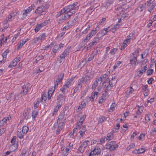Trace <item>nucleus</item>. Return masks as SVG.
<instances>
[{
    "label": "nucleus",
    "instance_id": "nucleus-37",
    "mask_svg": "<svg viewBox=\"0 0 156 156\" xmlns=\"http://www.w3.org/2000/svg\"><path fill=\"white\" fill-rule=\"evenodd\" d=\"M96 30H92L91 32L88 34L89 37H91L92 36L95 34L96 33Z\"/></svg>",
    "mask_w": 156,
    "mask_h": 156
},
{
    "label": "nucleus",
    "instance_id": "nucleus-9",
    "mask_svg": "<svg viewBox=\"0 0 156 156\" xmlns=\"http://www.w3.org/2000/svg\"><path fill=\"white\" fill-rule=\"evenodd\" d=\"M71 47H68L67 49H66L62 54V55L60 56V58L61 59L64 58L69 53V51Z\"/></svg>",
    "mask_w": 156,
    "mask_h": 156
},
{
    "label": "nucleus",
    "instance_id": "nucleus-26",
    "mask_svg": "<svg viewBox=\"0 0 156 156\" xmlns=\"http://www.w3.org/2000/svg\"><path fill=\"white\" fill-rule=\"evenodd\" d=\"M75 13V12L74 10L69 11V12H66V15L68 17H69Z\"/></svg>",
    "mask_w": 156,
    "mask_h": 156
},
{
    "label": "nucleus",
    "instance_id": "nucleus-53",
    "mask_svg": "<svg viewBox=\"0 0 156 156\" xmlns=\"http://www.w3.org/2000/svg\"><path fill=\"white\" fill-rule=\"evenodd\" d=\"M16 140V136H14L13 138L12 139L11 142V143L13 144H15V142Z\"/></svg>",
    "mask_w": 156,
    "mask_h": 156
},
{
    "label": "nucleus",
    "instance_id": "nucleus-30",
    "mask_svg": "<svg viewBox=\"0 0 156 156\" xmlns=\"http://www.w3.org/2000/svg\"><path fill=\"white\" fill-rule=\"evenodd\" d=\"M98 84V81L97 80H96L94 83L93 84L92 88V89H95V88L97 87Z\"/></svg>",
    "mask_w": 156,
    "mask_h": 156
},
{
    "label": "nucleus",
    "instance_id": "nucleus-12",
    "mask_svg": "<svg viewBox=\"0 0 156 156\" xmlns=\"http://www.w3.org/2000/svg\"><path fill=\"white\" fill-rule=\"evenodd\" d=\"M58 124L59 126L58 127L56 133L57 134H58L59 133L60 131L63 128L64 123L63 122H62V123H59Z\"/></svg>",
    "mask_w": 156,
    "mask_h": 156
},
{
    "label": "nucleus",
    "instance_id": "nucleus-18",
    "mask_svg": "<svg viewBox=\"0 0 156 156\" xmlns=\"http://www.w3.org/2000/svg\"><path fill=\"white\" fill-rule=\"evenodd\" d=\"M116 127H117V128L116 127L113 128L112 129V132L113 133H115L120 128V126L119 123H117Z\"/></svg>",
    "mask_w": 156,
    "mask_h": 156
},
{
    "label": "nucleus",
    "instance_id": "nucleus-11",
    "mask_svg": "<svg viewBox=\"0 0 156 156\" xmlns=\"http://www.w3.org/2000/svg\"><path fill=\"white\" fill-rule=\"evenodd\" d=\"M18 147L17 143L13 144L9 147V150L11 152H13L17 149Z\"/></svg>",
    "mask_w": 156,
    "mask_h": 156
},
{
    "label": "nucleus",
    "instance_id": "nucleus-49",
    "mask_svg": "<svg viewBox=\"0 0 156 156\" xmlns=\"http://www.w3.org/2000/svg\"><path fill=\"white\" fill-rule=\"evenodd\" d=\"M4 35L3 34H2V35L0 36V41H2H2H3L4 42H5L7 40V38L6 37L5 41L4 40Z\"/></svg>",
    "mask_w": 156,
    "mask_h": 156
},
{
    "label": "nucleus",
    "instance_id": "nucleus-64",
    "mask_svg": "<svg viewBox=\"0 0 156 156\" xmlns=\"http://www.w3.org/2000/svg\"><path fill=\"white\" fill-rule=\"evenodd\" d=\"M139 50L138 49H136L135 51L133 53V55H137L139 53Z\"/></svg>",
    "mask_w": 156,
    "mask_h": 156
},
{
    "label": "nucleus",
    "instance_id": "nucleus-31",
    "mask_svg": "<svg viewBox=\"0 0 156 156\" xmlns=\"http://www.w3.org/2000/svg\"><path fill=\"white\" fill-rule=\"evenodd\" d=\"M105 82L106 83H108L109 85H111L112 87H113L112 82L108 78H107Z\"/></svg>",
    "mask_w": 156,
    "mask_h": 156
},
{
    "label": "nucleus",
    "instance_id": "nucleus-34",
    "mask_svg": "<svg viewBox=\"0 0 156 156\" xmlns=\"http://www.w3.org/2000/svg\"><path fill=\"white\" fill-rule=\"evenodd\" d=\"M17 136L20 139L23 138V135L21 133V132L18 131L17 133Z\"/></svg>",
    "mask_w": 156,
    "mask_h": 156
},
{
    "label": "nucleus",
    "instance_id": "nucleus-21",
    "mask_svg": "<svg viewBox=\"0 0 156 156\" xmlns=\"http://www.w3.org/2000/svg\"><path fill=\"white\" fill-rule=\"evenodd\" d=\"M131 58L130 59L129 61L130 62V64H133L135 61H137V58L135 56H131Z\"/></svg>",
    "mask_w": 156,
    "mask_h": 156
},
{
    "label": "nucleus",
    "instance_id": "nucleus-28",
    "mask_svg": "<svg viewBox=\"0 0 156 156\" xmlns=\"http://www.w3.org/2000/svg\"><path fill=\"white\" fill-rule=\"evenodd\" d=\"M66 12V8H65L61 10L59 13L57 14V15H58V16H59Z\"/></svg>",
    "mask_w": 156,
    "mask_h": 156
},
{
    "label": "nucleus",
    "instance_id": "nucleus-19",
    "mask_svg": "<svg viewBox=\"0 0 156 156\" xmlns=\"http://www.w3.org/2000/svg\"><path fill=\"white\" fill-rule=\"evenodd\" d=\"M94 7L93 5H91V6L87 9V12L89 14H90L93 12L94 10Z\"/></svg>",
    "mask_w": 156,
    "mask_h": 156
},
{
    "label": "nucleus",
    "instance_id": "nucleus-59",
    "mask_svg": "<svg viewBox=\"0 0 156 156\" xmlns=\"http://www.w3.org/2000/svg\"><path fill=\"white\" fill-rule=\"evenodd\" d=\"M40 37H41V40H44L45 39L46 36L45 35V34L44 33L43 34L41 35L40 36Z\"/></svg>",
    "mask_w": 156,
    "mask_h": 156
},
{
    "label": "nucleus",
    "instance_id": "nucleus-56",
    "mask_svg": "<svg viewBox=\"0 0 156 156\" xmlns=\"http://www.w3.org/2000/svg\"><path fill=\"white\" fill-rule=\"evenodd\" d=\"M78 129H79V128H78V127H76V128H74L73 129V131L72 133V132L71 133V135H73V134L74 133L77 132V130Z\"/></svg>",
    "mask_w": 156,
    "mask_h": 156
},
{
    "label": "nucleus",
    "instance_id": "nucleus-6",
    "mask_svg": "<svg viewBox=\"0 0 156 156\" xmlns=\"http://www.w3.org/2000/svg\"><path fill=\"white\" fill-rule=\"evenodd\" d=\"M126 9H124L121 7L117 8L116 9V12L117 13V16H119L121 15L122 14H124L125 10Z\"/></svg>",
    "mask_w": 156,
    "mask_h": 156
},
{
    "label": "nucleus",
    "instance_id": "nucleus-47",
    "mask_svg": "<svg viewBox=\"0 0 156 156\" xmlns=\"http://www.w3.org/2000/svg\"><path fill=\"white\" fill-rule=\"evenodd\" d=\"M106 96H105V94H102V95L101 97L102 98L101 99H100L99 101V103H101L102 102V101H103V100L105 99V97Z\"/></svg>",
    "mask_w": 156,
    "mask_h": 156
},
{
    "label": "nucleus",
    "instance_id": "nucleus-13",
    "mask_svg": "<svg viewBox=\"0 0 156 156\" xmlns=\"http://www.w3.org/2000/svg\"><path fill=\"white\" fill-rule=\"evenodd\" d=\"M106 19V18H105L102 19L100 21L99 23L97 24L98 26L97 27H96L95 29L101 28V26L102 24H103L105 22Z\"/></svg>",
    "mask_w": 156,
    "mask_h": 156
},
{
    "label": "nucleus",
    "instance_id": "nucleus-45",
    "mask_svg": "<svg viewBox=\"0 0 156 156\" xmlns=\"http://www.w3.org/2000/svg\"><path fill=\"white\" fill-rule=\"evenodd\" d=\"M153 70L152 69L148 70L147 71V76H148L151 75L153 73Z\"/></svg>",
    "mask_w": 156,
    "mask_h": 156
},
{
    "label": "nucleus",
    "instance_id": "nucleus-22",
    "mask_svg": "<svg viewBox=\"0 0 156 156\" xmlns=\"http://www.w3.org/2000/svg\"><path fill=\"white\" fill-rule=\"evenodd\" d=\"M74 8L71 5H69L66 8L67 12H69V11L74 10Z\"/></svg>",
    "mask_w": 156,
    "mask_h": 156
},
{
    "label": "nucleus",
    "instance_id": "nucleus-17",
    "mask_svg": "<svg viewBox=\"0 0 156 156\" xmlns=\"http://www.w3.org/2000/svg\"><path fill=\"white\" fill-rule=\"evenodd\" d=\"M147 69V65L145 66H144V68L142 69L141 70H140L138 71V72L140 74V75L139 76H140L142 75L144 72H145L146 71Z\"/></svg>",
    "mask_w": 156,
    "mask_h": 156
},
{
    "label": "nucleus",
    "instance_id": "nucleus-57",
    "mask_svg": "<svg viewBox=\"0 0 156 156\" xmlns=\"http://www.w3.org/2000/svg\"><path fill=\"white\" fill-rule=\"evenodd\" d=\"M116 105L115 103H112V105H111L110 108V110H112V111L113 110V109L115 108V107L116 106Z\"/></svg>",
    "mask_w": 156,
    "mask_h": 156
},
{
    "label": "nucleus",
    "instance_id": "nucleus-32",
    "mask_svg": "<svg viewBox=\"0 0 156 156\" xmlns=\"http://www.w3.org/2000/svg\"><path fill=\"white\" fill-rule=\"evenodd\" d=\"M63 119V116L61 115L59 116L57 121V124H58L59 123H62V122H62Z\"/></svg>",
    "mask_w": 156,
    "mask_h": 156
},
{
    "label": "nucleus",
    "instance_id": "nucleus-1",
    "mask_svg": "<svg viewBox=\"0 0 156 156\" xmlns=\"http://www.w3.org/2000/svg\"><path fill=\"white\" fill-rule=\"evenodd\" d=\"M64 73H61L58 75L57 79L54 82L55 87L56 86L58 85V83H60V82L61 83L62 82V80L64 77ZM55 88V89L52 92V90H50L48 91V99L49 100L51 99L52 95V93L54 91Z\"/></svg>",
    "mask_w": 156,
    "mask_h": 156
},
{
    "label": "nucleus",
    "instance_id": "nucleus-41",
    "mask_svg": "<svg viewBox=\"0 0 156 156\" xmlns=\"http://www.w3.org/2000/svg\"><path fill=\"white\" fill-rule=\"evenodd\" d=\"M144 6L143 4L140 5L137 8L138 10H140V12L142 11L144 8Z\"/></svg>",
    "mask_w": 156,
    "mask_h": 156
},
{
    "label": "nucleus",
    "instance_id": "nucleus-15",
    "mask_svg": "<svg viewBox=\"0 0 156 156\" xmlns=\"http://www.w3.org/2000/svg\"><path fill=\"white\" fill-rule=\"evenodd\" d=\"M65 96H63L62 94H60L57 96V100L61 101H65Z\"/></svg>",
    "mask_w": 156,
    "mask_h": 156
},
{
    "label": "nucleus",
    "instance_id": "nucleus-62",
    "mask_svg": "<svg viewBox=\"0 0 156 156\" xmlns=\"http://www.w3.org/2000/svg\"><path fill=\"white\" fill-rule=\"evenodd\" d=\"M19 32L17 34H15L14 36L13 39L12 40V42H14L16 39L18 35Z\"/></svg>",
    "mask_w": 156,
    "mask_h": 156
},
{
    "label": "nucleus",
    "instance_id": "nucleus-27",
    "mask_svg": "<svg viewBox=\"0 0 156 156\" xmlns=\"http://www.w3.org/2000/svg\"><path fill=\"white\" fill-rule=\"evenodd\" d=\"M99 39L98 38H95L94 39L93 41L91 42L94 45L96 44L99 41Z\"/></svg>",
    "mask_w": 156,
    "mask_h": 156
},
{
    "label": "nucleus",
    "instance_id": "nucleus-10",
    "mask_svg": "<svg viewBox=\"0 0 156 156\" xmlns=\"http://www.w3.org/2000/svg\"><path fill=\"white\" fill-rule=\"evenodd\" d=\"M29 90V88L24 85L22 86V90L20 93L22 94H26L27 93Z\"/></svg>",
    "mask_w": 156,
    "mask_h": 156
},
{
    "label": "nucleus",
    "instance_id": "nucleus-36",
    "mask_svg": "<svg viewBox=\"0 0 156 156\" xmlns=\"http://www.w3.org/2000/svg\"><path fill=\"white\" fill-rule=\"evenodd\" d=\"M47 98V97L46 96H45V95H44V94H42L41 97V101L42 102H43V100H44V102H43V103H44V102L46 101Z\"/></svg>",
    "mask_w": 156,
    "mask_h": 156
},
{
    "label": "nucleus",
    "instance_id": "nucleus-40",
    "mask_svg": "<svg viewBox=\"0 0 156 156\" xmlns=\"http://www.w3.org/2000/svg\"><path fill=\"white\" fill-rule=\"evenodd\" d=\"M135 146V145L134 143H132L127 147L126 149L127 150H129L131 148H133Z\"/></svg>",
    "mask_w": 156,
    "mask_h": 156
},
{
    "label": "nucleus",
    "instance_id": "nucleus-8",
    "mask_svg": "<svg viewBox=\"0 0 156 156\" xmlns=\"http://www.w3.org/2000/svg\"><path fill=\"white\" fill-rule=\"evenodd\" d=\"M29 109H27L25 110L23 114L24 119L26 120L30 118L31 116L29 112Z\"/></svg>",
    "mask_w": 156,
    "mask_h": 156
},
{
    "label": "nucleus",
    "instance_id": "nucleus-61",
    "mask_svg": "<svg viewBox=\"0 0 156 156\" xmlns=\"http://www.w3.org/2000/svg\"><path fill=\"white\" fill-rule=\"evenodd\" d=\"M90 4V5H92L94 7V9L98 7V5L97 4H94V2H91Z\"/></svg>",
    "mask_w": 156,
    "mask_h": 156
},
{
    "label": "nucleus",
    "instance_id": "nucleus-23",
    "mask_svg": "<svg viewBox=\"0 0 156 156\" xmlns=\"http://www.w3.org/2000/svg\"><path fill=\"white\" fill-rule=\"evenodd\" d=\"M29 130V128L26 126H23V127L22 132L23 134H26Z\"/></svg>",
    "mask_w": 156,
    "mask_h": 156
},
{
    "label": "nucleus",
    "instance_id": "nucleus-58",
    "mask_svg": "<svg viewBox=\"0 0 156 156\" xmlns=\"http://www.w3.org/2000/svg\"><path fill=\"white\" fill-rule=\"evenodd\" d=\"M107 148H108L110 151H113V145H111L110 144H108L107 145Z\"/></svg>",
    "mask_w": 156,
    "mask_h": 156
},
{
    "label": "nucleus",
    "instance_id": "nucleus-50",
    "mask_svg": "<svg viewBox=\"0 0 156 156\" xmlns=\"http://www.w3.org/2000/svg\"><path fill=\"white\" fill-rule=\"evenodd\" d=\"M117 49L116 48H113L110 52L111 55H114L116 52Z\"/></svg>",
    "mask_w": 156,
    "mask_h": 156
},
{
    "label": "nucleus",
    "instance_id": "nucleus-42",
    "mask_svg": "<svg viewBox=\"0 0 156 156\" xmlns=\"http://www.w3.org/2000/svg\"><path fill=\"white\" fill-rule=\"evenodd\" d=\"M36 60L37 61H39L41 59H43L44 58V57L43 55H37L36 56Z\"/></svg>",
    "mask_w": 156,
    "mask_h": 156
},
{
    "label": "nucleus",
    "instance_id": "nucleus-51",
    "mask_svg": "<svg viewBox=\"0 0 156 156\" xmlns=\"http://www.w3.org/2000/svg\"><path fill=\"white\" fill-rule=\"evenodd\" d=\"M17 13V12L16 11H14L12 12L10 14V15L11 16H12L14 17L16 16Z\"/></svg>",
    "mask_w": 156,
    "mask_h": 156
},
{
    "label": "nucleus",
    "instance_id": "nucleus-63",
    "mask_svg": "<svg viewBox=\"0 0 156 156\" xmlns=\"http://www.w3.org/2000/svg\"><path fill=\"white\" fill-rule=\"evenodd\" d=\"M93 46V45L92 43L91 42L88 45V46H87V50H90V49L91 47H92V46Z\"/></svg>",
    "mask_w": 156,
    "mask_h": 156
},
{
    "label": "nucleus",
    "instance_id": "nucleus-43",
    "mask_svg": "<svg viewBox=\"0 0 156 156\" xmlns=\"http://www.w3.org/2000/svg\"><path fill=\"white\" fill-rule=\"evenodd\" d=\"M106 118L104 117H101L99 118V122H103L105 120H106Z\"/></svg>",
    "mask_w": 156,
    "mask_h": 156
},
{
    "label": "nucleus",
    "instance_id": "nucleus-35",
    "mask_svg": "<svg viewBox=\"0 0 156 156\" xmlns=\"http://www.w3.org/2000/svg\"><path fill=\"white\" fill-rule=\"evenodd\" d=\"M112 3V2H111V3L110 2H107L105 5L104 6H102V8H107L108 6H110L111 4Z\"/></svg>",
    "mask_w": 156,
    "mask_h": 156
},
{
    "label": "nucleus",
    "instance_id": "nucleus-14",
    "mask_svg": "<svg viewBox=\"0 0 156 156\" xmlns=\"http://www.w3.org/2000/svg\"><path fill=\"white\" fill-rule=\"evenodd\" d=\"M81 129V130L79 132L80 135L82 136L85 134V132L86 130V126H83L82 127H80V129Z\"/></svg>",
    "mask_w": 156,
    "mask_h": 156
},
{
    "label": "nucleus",
    "instance_id": "nucleus-29",
    "mask_svg": "<svg viewBox=\"0 0 156 156\" xmlns=\"http://www.w3.org/2000/svg\"><path fill=\"white\" fill-rule=\"evenodd\" d=\"M13 94V92H12L9 93V94H7L6 97V99L7 100H9L12 97V95Z\"/></svg>",
    "mask_w": 156,
    "mask_h": 156
},
{
    "label": "nucleus",
    "instance_id": "nucleus-5",
    "mask_svg": "<svg viewBox=\"0 0 156 156\" xmlns=\"http://www.w3.org/2000/svg\"><path fill=\"white\" fill-rule=\"evenodd\" d=\"M49 21V20H47L44 22L37 25L34 29H40L43 27L46 26Z\"/></svg>",
    "mask_w": 156,
    "mask_h": 156
},
{
    "label": "nucleus",
    "instance_id": "nucleus-24",
    "mask_svg": "<svg viewBox=\"0 0 156 156\" xmlns=\"http://www.w3.org/2000/svg\"><path fill=\"white\" fill-rule=\"evenodd\" d=\"M17 64V63L15 61L13 60L12 62L9 64L8 67L10 68H12L16 66Z\"/></svg>",
    "mask_w": 156,
    "mask_h": 156
},
{
    "label": "nucleus",
    "instance_id": "nucleus-44",
    "mask_svg": "<svg viewBox=\"0 0 156 156\" xmlns=\"http://www.w3.org/2000/svg\"><path fill=\"white\" fill-rule=\"evenodd\" d=\"M38 112H37L33 111L32 113V116L33 119H34L36 118V116L37 115Z\"/></svg>",
    "mask_w": 156,
    "mask_h": 156
},
{
    "label": "nucleus",
    "instance_id": "nucleus-54",
    "mask_svg": "<svg viewBox=\"0 0 156 156\" xmlns=\"http://www.w3.org/2000/svg\"><path fill=\"white\" fill-rule=\"evenodd\" d=\"M3 25V27L5 29H7L9 26V24L7 23V22L5 21H4Z\"/></svg>",
    "mask_w": 156,
    "mask_h": 156
},
{
    "label": "nucleus",
    "instance_id": "nucleus-25",
    "mask_svg": "<svg viewBox=\"0 0 156 156\" xmlns=\"http://www.w3.org/2000/svg\"><path fill=\"white\" fill-rule=\"evenodd\" d=\"M108 31V30H101L98 34H101V36H103L106 34Z\"/></svg>",
    "mask_w": 156,
    "mask_h": 156
},
{
    "label": "nucleus",
    "instance_id": "nucleus-52",
    "mask_svg": "<svg viewBox=\"0 0 156 156\" xmlns=\"http://www.w3.org/2000/svg\"><path fill=\"white\" fill-rule=\"evenodd\" d=\"M65 32H63L59 34H58V36L57 37V38L58 39L62 37L65 34Z\"/></svg>",
    "mask_w": 156,
    "mask_h": 156
},
{
    "label": "nucleus",
    "instance_id": "nucleus-2",
    "mask_svg": "<svg viewBox=\"0 0 156 156\" xmlns=\"http://www.w3.org/2000/svg\"><path fill=\"white\" fill-rule=\"evenodd\" d=\"M49 7L48 4H46L45 6L41 5L35 10V13L41 15L44 14Z\"/></svg>",
    "mask_w": 156,
    "mask_h": 156
},
{
    "label": "nucleus",
    "instance_id": "nucleus-55",
    "mask_svg": "<svg viewBox=\"0 0 156 156\" xmlns=\"http://www.w3.org/2000/svg\"><path fill=\"white\" fill-rule=\"evenodd\" d=\"M83 123V122H82L80 121L79 122H77V123L76 127H78V128L79 129L80 128V126L82 125Z\"/></svg>",
    "mask_w": 156,
    "mask_h": 156
},
{
    "label": "nucleus",
    "instance_id": "nucleus-48",
    "mask_svg": "<svg viewBox=\"0 0 156 156\" xmlns=\"http://www.w3.org/2000/svg\"><path fill=\"white\" fill-rule=\"evenodd\" d=\"M87 62L86 61V59H83L80 64L81 66H83Z\"/></svg>",
    "mask_w": 156,
    "mask_h": 156
},
{
    "label": "nucleus",
    "instance_id": "nucleus-3",
    "mask_svg": "<svg viewBox=\"0 0 156 156\" xmlns=\"http://www.w3.org/2000/svg\"><path fill=\"white\" fill-rule=\"evenodd\" d=\"M35 5L34 4L31 5L30 6L28 7L27 9L23 10L22 12L23 17L25 18L27 16V14L31 12V10L34 9Z\"/></svg>",
    "mask_w": 156,
    "mask_h": 156
},
{
    "label": "nucleus",
    "instance_id": "nucleus-4",
    "mask_svg": "<svg viewBox=\"0 0 156 156\" xmlns=\"http://www.w3.org/2000/svg\"><path fill=\"white\" fill-rule=\"evenodd\" d=\"M103 85L105 89V96H108V91L111 90L112 88V86L108 84V83H106L105 81L103 83Z\"/></svg>",
    "mask_w": 156,
    "mask_h": 156
},
{
    "label": "nucleus",
    "instance_id": "nucleus-33",
    "mask_svg": "<svg viewBox=\"0 0 156 156\" xmlns=\"http://www.w3.org/2000/svg\"><path fill=\"white\" fill-rule=\"evenodd\" d=\"M156 5L155 3H152L151 6L150 8L148 9V11L150 12H151L152 10L155 7Z\"/></svg>",
    "mask_w": 156,
    "mask_h": 156
},
{
    "label": "nucleus",
    "instance_id": "nucleus-60",
    "mask_svg": "<svg viewBox=\"0 0 156 156\" xmlns=\"http://www.w3.org/2000/svg\"><path fill=\"white\" fill-rule=\"evenodd\" d=\"M127 46V44L125 42H124L123 44L121 46V50H122L124 48L126 47Z\"/></svg>",
    "mask_w": 156,
    "mask_h": 156
},
{
    "label": "nucleus",
    "instance_id": "nucleus-16",
    "mask_svg": "<svg viewBox=\"0 0 156 156\" xmlns=\"http://www.w3.org/2000/svg\"><path fill=\"white\" fill-rule=\"evenodd\" d=\"M113 137V133H109L107 134V137H105L106 140H112Z\"/></svg>",
    "mask_w": 156,
    "mask_h": 156
},
{
    "label": "nucleus",
    "instance_id": "nucleus-7",
    "mask_svg": "<svg viewBox=\"0 0 156 156\" xmlns=\"http://www.w3.org/2000/svg\"><path fill=\"white\" fill-rule=\"evenodd\" d=\"M100 150L98 149H95L91 151L89 154V156H94L95 155H98L100 154Z\"/></svg>",
    "mask_w": 156,
    "mask_h": 156
},
{
    "label": "nucleus",
    "instance_id": "nucleus-39",
    "mask_svg": "<svg viewBox=\"0 0 156 156\" xmlns=\"http://www.w3.org/2000/svg\"><path fill=\"white\" fill-rule=\"evenodd\" d=\"M145 151V149L144 148H141L140 149H139L137 150V153L138 154H141L144 152Z\"/></svg>",
    "mask_w": 156,
    "mask_h": 156
},
{
    "label": "nucleus",
    "instance_id": "nucleus-20",
    "mask_svg": "<svg viewBox=\"0 0 156 156\" xmlns=\"http://www.w3.org/2000/svg\"><path fill=\"white\" fill-rule=\"evenodd\" d=\"M85 106V103L84 102H82L80 105L79 106V107L78 108V110L79 111L81 110L82 109V108L84 107Z\"/></svg>",
    "mask_w": 156,
    "mask_h": 156
},
{
    "label": "nucleus",
    "instance_id": "nucleus-46",
    "mask_svg": "<svg viewBox=\"0 0 156 156\" xmlns=\"http://www.w3.org/2000/svg\"><path fill=\"white\" fill-rule=\"evenodd\" d=\"M12 16H11L10 15H9L7 18L6 19V20L5 21H6V22H8L9 21H10L12 20Z\"/></svg>",
    "mask_w": 156,
    "mask_h": 156
},
{
    "label": "nucleus",
    "instance_id": "nucleus-38",
    "mask_svg": "<svg viewBox=\"0 0 156 156\" xmlns=\"http://www.w3.org/2000/svg\"><path fill=\"white\" fill-rule=\"evenodd\" d=\"M84 148L83 147L81 146H80L78 150V153H83L84 152Z\"/></svg>",
    "mask_w": 156,
    "mask_h": 156
}]
</instances>
